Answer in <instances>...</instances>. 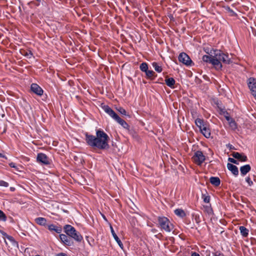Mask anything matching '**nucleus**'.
<instances>
[{"label": "nucleus", "mask_w": 256, "mask_h": 256, "mask_svg": "<svg viewBox=\"0 0 256 256\" xmlns=\"http://www.w3.org/2000/svg\"><path fill=\"white\" fill-rule=\"evenodd\" d=\"M85 140L88 146L98 150H106L110 148L108 144L110 139L108 135L102 130L96 131V136L85 133Z\"/></svg>", "instance_id": "nucleus-1"}, {"label": "nucleus", "mask_w": 256, "mask_h": 256, "mask_svg": "<svg viewBox=\"0 0 256 256\" xmlns=\"http://www.w3.org/2000/svg\"><path fill=\"white\" fill-rule=\"evenodd\" d=\"M64 232L71 238L74 239L76 241L80 242L83 240L82 236L76 230L75 228L70 224H66L64 227Z\"/></svg>", "instance_id": "nucleus-2"}, {"label": "nucleus", "mask_w": 256, "mask_h": 256, "mask_svg": "<svg viewBox=\"0 0 256 256\" xmlns=\"http://www.w3.org/2000/svg\"><path fill=\"white\" fill-rule=\"evenodd\" d=\"M214 57L216 60H217L219 62H221L222 61L224 64H230L232 63V60L229 58L228 53H224L222 51L218 50H214Z\"/></svg>", "instance_id": "nucleus-3"}, {"label": "nucleus", "mask_w": 256, "mask_h": 256, "mask_svg": "<svg viewBox=\"0 0 256 256\" xmlns=\"http://www.w3.org/2000/svg\"><path fill=\"white\" fill-rule=\"evenodd\" d=\"M158 222L161 228L167 232H171L174 228L173 224L170 222L169 220L165 216L158 217Z\"/></svg>", "instance_id": "nucleus-4"}, {"label": "nucleus", "mask_w": 256, "mask_h": 256, "mask_svg": "<svg viewBox=\"0 0 256 256\" xmlns=\"http://www.w3.org/2000/svg\"><path fill=\"white\" fill-rule=\"evenodd\" d=\"M211 53L212 54L210 56L204 55L202 58V60L206 62L212 64L217 70H221L222 67V63L216 60L212 53V52Z\"/></svg>", "instance_id": "nucleus-5"}, {"label": "nucleus", "mask_w": 256, "mask_h": 256, "mask_svg": "<svg viewBox=\"0 0 256 256\" xmlns=\"http://www.w3.org/2000/svg\"><path fill=\"white\" fill-rule=\"evenodd\" d=\"M178 60L180 62L182 63L186 66H192L194 63L190 59V57L185 52H181L178 56Z\"/></svg>", "instance_id": "nucleus-6"}, {"label": "nucleus", "mask_w": 256, "mask_h": 256, "mask_svg": "<svg viewBox=\"0 0 256 256\" xmlns=\"http://www.w3.org/2000/svg\"><path fill=\"white\" fill-rule=\"evenodd\" d=\"M193 161L198 166H200L206 160V156L200 150L196 152L192 157Z\"/></svg>", "instance_id": "nucleus-7"}, {"label": "nucleus", "mask_w": 256, "mask_h": 256, "mask_svg": "<svg viewBox=\"0 0 256 256\" xmlns=\"http://www.w3.org/2000/svg\"><path fill=\"white\" fill-rule=\"evenodd\" d=\"M37 161L44 165L50 164V160L47 156L44 153H38L36 158Z\"/></svg>", "instance_id": "nucleus-8"}, {"label": "nucleus", "mask_w": 256, "mask_h": 256, "mask_svg": "<svg viewBox=\"0 0 256 256\" xmlns=\"http://www.w3.org/2000/svg\"><path fill=\"white\" fill-rule=\"evenodd\" d=\"M104 110L114 120L118 118V116L108 105H104L102 106Z\"/></svg>", "instance_id": "nucleus-9"}, {"label": "nucleus", "mask_w": 256, "mask_h": 256, "mask_svg": "<svg viewBox=\"0 0 256 256\" xmlns=\"http://www.w3.org/2000/svg\"><path fill=\"white\" fill-rule=\"evenodd\" d=\"M60 238L64 244L68 246H72L74 244V242L72 239L67 234H60Z\"/></svg>", "instance_id": "nucleus-10"}, {"label": "nucleus", "mask_w": 256, "mask_h": 256, "mask_svg": "<svg viewBox=\"0 0 256 256\" xmlns=\"http://www.w3.org/2000/svg\"><path fill=\"white\" fill-rule=\"evenodd\" d=\"M248 85L252 94L256 92V78H250L248 80Z\"/></svg>", "instance_id": "nucleus-11"}, {"label": "nucleus", "mask_w": 256, "mask_h": 256, "mask_svg": "<svg viewBox=\"0 0 256 256\" xmlns=\"http://www.w3.org/2000/svg\"><path fill=\"white\" fill-rule=\"evenodd\" d=\"M31 90L38 96H42L43 94V90L36 84L33 83L30 86Z\"/></svg>", "instance_id": "nucleus-12"}, {"label": "nucleus", "mask_w": 256, "mask_h": 256, "mask_svg": "<svg viewBox=\"0 0 256 256\" xmlns=\"http://www.w3.org/2000/svg\"><path fill=\"white\" fill-rule=\"evenodd\" d=\"M232 155L234 158L238 159L242 162H246L248 160L247 156L244 154H240L238 152H233Z\"/></svg>", "instance_id": "nucleus-13"}, {"label": "nucleus", "mask_w": 256, "mask_h": 256, "mask_svg": "<svg viewBox=\"0 0 256 256\" xmlns=\"http://www.w3.org/2000/svg\"><path fill=\"white\" fill-rule=\"evenodd\" d=\"M195 124L196 126L199 128L200 131L202 130V128L207 126L208 125L206 122H205L203 119L197 118L195 120Z\"/></svg>", "instance_id": "nucleus-14"}, {"label": "nucleus", "mask_w": 256, "mask_h": 256, "mask_svg": "<svg viewBox=\"0 0 256 256\" xmlns=\"http://www.w3.org/2000/svg\"><path fill=\"white\" fill-rule=\"evenodd\" d=\"M115 120L129 132L131 131L130 126L125 120L121 118L120 116H118V118H116Z\"/></svg>", "instance_id": "nucleus-15"}, {"label": "nucleus", "mask_w": 256, "mask_h": 256, "mask_svg": "<svg viewBox=\"0 0 256 256\" xmlns=\"http://www.w3.org/2000/svg\"><path fill=\"white\" fill-rule=\"evenodd\" d=\"M227 168L228 169L230 170L235 176H237L238 174V168L235 165H234L230 163H228Z\"/></svg>", "instance_id": "nucleus-16"}, {"label": "nucleus", "mask_w": 256, "mask_h": 256, "mask_svg": "<svg viewBox=\"0 0 256 256\" xmlns=\"http://www.w3.org/2000/svg\"><path fill=\"white\" fill-rule=\"evenodd\" d=\"M110 231H111L112 234L114 239L116 242L118 243V244L120 247L122 249H123L124 246H123V244H122V242H121L118 236L115 233L114 230L113 228L112 227V226H110Z\"/></svg>", "instance_id": "nucleus-17"}, {"label": "nucleus", "mask_w": 256, "mask_h": 256, "mask_svg": "<svg viewBox=\"0 0 256 256\" xmlns=\"http://www.w3.org/2000/svg\"><path fill=\"white\" fill-rule=\"evenodd\" d=\"M251 170V166L250 164H246L240 168V172L242 176H244L246 174Z\"/></svg>", "instance_id": "nucleus-18"}, {"label": "nucleus", "mask_w": 256, "mask_h": 256, "mask_svg": "<svg viewBox=\"0 0 256 256\" xmlns=\"http://www.w3.org/2000/svg\"><path fill=\"white\" fill-rule=\"evenodd\" d=\"M48 228L50 231H54L58 234H60L62 231V228L60 226H56L54 224L48 225Z\"/></svg>", "instance_id": "nucleus-19"}, {"label": "nucleus", "mask_w": 256, "mask_h": 256, "mask_svg": "<svg viewBox=\"0 0 256 256\" xmlns=\"http://www.w3.org/2000/svg\"><path fill=\"white\" fill-rule=\"evenodd\" d=\"M210 182L213 186H218L220 185V180L219 178L216 176H212L210 178Z\"/></svg>", "instance_id": "nucleus-20"}, {"label": "nucleus", "mask_w": 256, "mask_h": 256, "mask_svg": "<svg viewBox=\"0 0 256 256\" xmlns=\"http://www.w3.org/2000/svg\"><path fill=\"white\" fill-rule=\"evenodd\" d=\"M200 132L206 138H209L210 136V130L208 125L207 126L203 128Z\"/></svg>", "instance_id": "nucleus-21"}, {"label": "nucleus", "mask_w": 256, "mask_h": 256, "mask_svg": "<svg viewBox=\"0 0 256 256\" xmlns=\"http://www.w3.org/2000/svg\"><path fill=\"white\" fill-rule=\"evenodd\" d=\"M20 52L22 55L28 58H30L33 56V54L30 50H20Z\"/></svg>", "instance_id": "nucleus-22"}, {"label": "nucleus", "mask_w": 256, "mask_h": 256, "mask_svg": "<svg viewBox=\"0 0 256 256\" xmlns=\"http://www.w3.org/2000/svg\"><path fill=\"white\" fill-rule=\"evenodd\" d=\"M166 84L170 88H174L176 81L172 78H169L165 80Z\"/></svg>", "instance_id": "nucleus-23"}, {"label": "nucleus", "mask_w": 256, "mask_h": 256, "mask_svg": "<svg viewBox=\"0 0 256 256\" xmlns=\"http://www.w3.org/2000/svg\"><path fill=\"white\" fill-rule=\"evenodd\" d=\"M36 222L40 225L44 226L46 224V218L42 217H38L35 219Z\"/></svg>", "instance_id": "nucleus-24"}, {"label": "nucleus", "mask_w": 256, "mask_h": 256, "mask_svg": "<svg viewBox=\"0 0 256 256\" xmlns=\"http://www.w3.org/2000/svg\"><path fill=\"white\" fill-rule=\"evenodd\" d=\"M145 74L147 78L150 80H154V78L157 76L155 72L152 70H148Z\"/></svg>", "instance_id": "nucleus-25"}, {"label": "nucleus", "mask_w": 256, "mask_h": 256, "mask_svg": "<svg viewBox=\"0 0 256 256\" xmlns=\"http://www.w3.org/2000/svg\"><path fill=\"white\" fill-rule=\"evenodd\" d=\"M174 214L181 218H183L186 216V213L182 209L177 208L174 211Z\"/></svg>", "instance_id": "nucleus-26"}, {"label": "nucleus", "mask_w": 256, "mask_h": 256, "mask_svg": "<svg viewBox=\"0 0 256 256\" xmlns=\"http://www.w3.org/2000/svg\"><path fill=\"white\" fill-rule=\"evenodd\" d=\"M241 234L244 237H247L248 234V230L244 226H240L239 228Z\"/></svg>", "instance_id": "nucleus-27"}, {"label": "nucleus", "mask_w": 256, "mask_h": 256, "mask_svg": "<svg viewBox=\"0 0 256 256\" xmlns=\"http://www.w3.org/2000/svg\"><path fill=\"white\" fill-rule=\"evenodd\" d=\"M140 69L141 71L146 72L148 70V64L145 62L142 63L140 66Z\"/></svg>", "instance_id": "nucleus-28"}, {"label": "nucleus", "mask_w": 256, "mask_h": 256, "mask_svg": "<svg viewBox=\"0 0 256 256\" xmlns=\"http://www.w3.org/2000/svg\"><path fill=\"white\" fill-rule=\"evenodd\" d=\"M152 66L153 68H154V70L158 72H162V66H159L157 62H154L152 64Z\"/></svg>", "instance_id": "nucleus-29"}, {"label": "nucleus", "mask_w": 256, "mask_h": 256, "mask_svg": "<svg viewBox=\"0 0 256 256\" xmlns=\"http://www.w3.org/2000/svg\"><path fill=\"white\" fill-rule=\"evenodd\" d=\"M220 114H224V116L226 120L230 121V116L228 112L224 109H220Z\"/></svg>", "instance_id": "nucleus-30"}, {"label": "nucleus", "mask_w": 256, "mask_h": 256, "mask_svg": "<svg viewBox=\"0 0 256 256\" xmlns=\"http://www.w3.org/2000/svg\"><path fill=\"white\" fill-rule=\"evenodd\" d=\"M202 198L206 203H209L210 201V196L206 194H202Z\"/></svg>", "instance_id": "nucleus-31"}, {"label": "nucleus", "mask_w": 256, "mask_h": 256, "mask_svg": "<svg viewBox=\"0 0 256 256\" xmlns=\"http://www.w3.org/2000/svg\"><path fill=\"white\" fill-rule=\"evenodd\" d=\"M206 210L207 214L208 215H214V211L212 210V208L210 206H206Z\"/></svg>", "instance_id": "nucleus-32"}, {"label": "nucleus", "mask_w": 256, "mask_h": 256, "mask_svg": "<svg viewBox=\"0 0 256 256\" xmlns=\"http://www.w3.org/2000/svg\"><path fill=\"white\" fill-rule=\"evenodd\" d=\"M0 220L5 222L6 220V216L5 214L1 210H0Z\"/></svg>", "instance_id": "nucleus-33"}, {"label": "nucleus", "mask_w": 256, "mask_h": 256, "mask_svg": "<svg viewBox=\"0 0 256 256\" xmlns=\"http://www.w3.org/2000/svg\"><path fill=\"white\" fill-rule=\"evenodd\" d=\"M224 9L228 11V12H229L231 14V16H236V12L232 10L230 6H224Z\"/></svg>", "instance_id": "nucleus-34"}, {"label": "nucleus", "mask_w": 256, "mask_h": 256, "mask_svg": "<svg viewBox=\"0 0 256 256\" xmlns=\"http://www.w3.org/2000/svg\"><path fill=\"white\" fill-rule=\"evenodd\" d=\"M228 122H229V124H230V126H232V128H236V122L232 118H230V120L228 121Z\"/></svg>", "instance_id": "nucleus-35"}, {"label": "nucleus", "mask_w": 256, "mask_h": 256, "mask_svg": "<svg viewBox=\"0 0 256 256\" xmlns=\"http://www.w3.org/2000/svg\"><path fill=\"white\" fill-rule=\"evenodd\" d=\"M9 184L8 182L2 180H0V186L7 188Z\"/></svg>", "instance_id": "nucleus-36"}, {"label": "nucleus", "mask_w": 256, "mask_h": 256, "mask_svg": "<svg viewBox=\"0 0 256 256\" xmlns=\"http://www.w3.org/2000/svg\"><path fill=\"white\" fill-rule=\"evenodd\" d=\"M117 110L122 114L126 116V110L120 107Z\"/></svg>", "instance_id": "nucleus-37"}, {"label": "nucleus", "mask_w": 256, "mask_h": 256, "mask_svg": "<svg viewBox=\"0 0 256 256\" xmlns=\"http://www.w3.org/2000/svg\"><path fill=\"white\" fill-rule=\"evenodd\" d=\"M6 238L10 240L11 242H12L13 244H16V240H14V238L12 236H7V238Z\"/></svg>", "instance_id": "nucleus-38"}, {"label": "nucleus", "mask_w": 256, "mask_h": 256, "mask_svg": "<svg viewBox=\"0 0 256 256\" xmlns=\"http://www.w3.org/2000/svg\"><path fill=\"white\" fill-rule=\"evenodd\" d=\"M228 161L230 162H232V163H233V164H238V161L236 160L235 159H234L233 158H228Z\"/></svg>", "instance_id": "nucleus-39"}, {"label": "nucleus", "mask_w": 256, "mask_h": 256, "mask_svg": "<svg viewBox=\"0 0 256 256\" xmlns=\"http://www.w3.org/2000/svg\"><path fill=\"white\" fill-rule=\"evenodd\" d=\"M246 181L248 183L250 186H251L253 184V182L251 180L249 176H248L246 178Z\"/></svg>", "instance_id": "nucleus-40"}, {"label": "nucleus", "mask_w": 256, "mask_h": 256, "mask_svg": "<svg viewBox=\"0 0 256 256\" xmlns=\"http://www.w3.org/2000/svg\"><path fill=\"white\" fill-rule=\"evenodd\" d=\"M9 166L11 168H14L16 170H18V168L17 166L16 165L15 163L12 162L9 164Z\"/></svg>", "instance_id": "nucleus-41"}, {"label": "nucleus", "mask_w": 256, "mask_h": 256, "mask_svg": "<svg viewBox=\"0 0 256 256\" xmlns=\"http://www.w3.org/2000/svg\"><path fill=\"white\" fill-rule=\"evenodd\" d=\"M226 146H227V148H228L230 149V150H236L235 148L232 144H227Z\"/></svg>", "instance_id": "nucleus-42"}, {"label": "nucleus", "mask_w": 256, "mask_h": 256, "mask_svg": "<svg viewBox=\"0 0 256 256\" xmlns=\"http://www.w3.org/2000/svg\"><path fill=\"white\" fill-rule=\"evenodd\" d=\"M214 256H224V254L221 252H215L213 254Z\"/></svg>", "instance_id": "nucleus-43"}, {"label": "nucleus", "mask_w": 256, "mask_h": 256, "mask_svg": "<svg viewBox=\"0 0 256 256\" xmlns=\"http://www.w3.org/2000/svg\"><path fill=\"white\" fill-rule=\"evenodd\" d=\"M0 232L5 238H6L7 236H8L6 232L3 231H0Z\"/></svg>", "instance_id": "nucleus-44"}, {"label": "nucleus", "mask_w": 256, "mask_h": 256, "mask_svg": "<svg viewBox=\"0 0 256 256\" xmlns=\"http://www.w3.org/2000/svg\"><path fill=\"white\" fill-rule=\"evenodd\" d=\"M56 256H67V254H64V253H60V254H56Z\"/></svg>", "instance_id": "nucleus-45"}, {"label": "nucleus", "mask_w": 256, "mask_h": 256, "mask_svg": "<svg viewBox=\"0 0 256 256\" xmlns=\"http://www.w3.org/2000/svg\"><path fill=\"white\" fill-rule=\"evenodd\" d=\"M191 256H200V254L196 252L192 253Z\"/></svg>", "instance_id": "nucleus-46"}, {"label": "nucleus", "mask_w": 256, "mask_h": 256, "mask_svg": "<svg viewBox=\"0 0 256 256\" xmlns=\"http://www.w3.org/2000/svg\"><path fill=\"white\" fill-rule=\"evenodd\" d=\"M0 158H4L6 160L8 158L5 155H4L3 154H2L1 153H0Z\"/></svg>", "instance_id": "nucleus-47"}, {"label": "nucleus", "mask_w": 256, "mask_h": 256, "mask_svg": "<svg viewBox=\"0 0 256 256\" xmlns=\"http://www.w3.org/2000/svg\"><path fill=\"white\" fill-rule=\"evenodd\" d=\"M195 219L196 223L200 222V220H198L199 218H198V219L196 218Z\"/></svg>", "instance_id": "nucleus-48"}, {"label": "nucleus", "mask_w": 256, "mask_h": 256, "mask_svg": "<svg viewBox=\"0 0 256 256\" xmlns=\"http://www.w3.org/2000/svg\"><path fill=\"white\" fill-rule=\"evenodd\" d=\"M195 219L196 223L200 222V220H198L199 218H198V219L196 218Z\"/></svg>", "instance_id": "nucleus-49"}, {"label": "nucleus", "mask_w": 256, "mask_h": 256, "mask_svg": "<svg viewBox=\"0 0 256 256\" xmlns=\"http://www.w3.org/2000/svg\"><path fill=\"white\" fill-rule=\"evenodd\" d=\"M169 18H170V20L174 19V17H173V16L172 15H170V16H169Z\"/></svg>", "instance_id": "nucleus-50"}, {"label": "nucleus", "mask_w": 256, "mask_h": 256, "mask_svg": "<svg viewBox=\"0 0 256 256\" xmlns=\"http://www.w3.org/2000/svg\"><path fill=\"white\" fill-rule=\"evenodd\" d=\"M102 218L105 220H107L106 217L104 215H102Z\"/></svg>", "instance_id": "nucleus-51"}, {"label": "nucleus", "mask_w": 256, "mask_h": 256, "mask_svg": "<svg viewBox=\"0 0 256 256\" xmlns=\"http://www.w3.org/2000/svg\"><path fill=\"white\" fill-rule=\"evenodd\" d=\"M252 96L254 97V98L256 99V92L255 94H252Z\"/></svg>", "instance_id": "nucleus-52"}, {"label": "nucleus", "mask_w": 256, "mask_h": 256, "mask_svg": "<svg viewBox=\"0 0 256 256\" xmlns=\"http://www.w3.org/2000/svg\"><path fill=\"white\" fill-rule=\"evenodd\" d=\"M6 128H5L3 131V133L5 132H6Z\"/></svg>", "instance_id": "nucleus-53"}, {"label": "nucleus", "mask_w": 256, "mask_h": 256, "mask_svg": "<svg viewBox=\"0 0 256 256\" xmlns=\"http://www.w3.org/2000/svg\"><path fill=\"white\" fill-rule=\"evenodd\" d=\"M10 189H11L12 190H14V188H11Z\"/></svg>", "instance_id": "nucleus-54"}]
</instances>
